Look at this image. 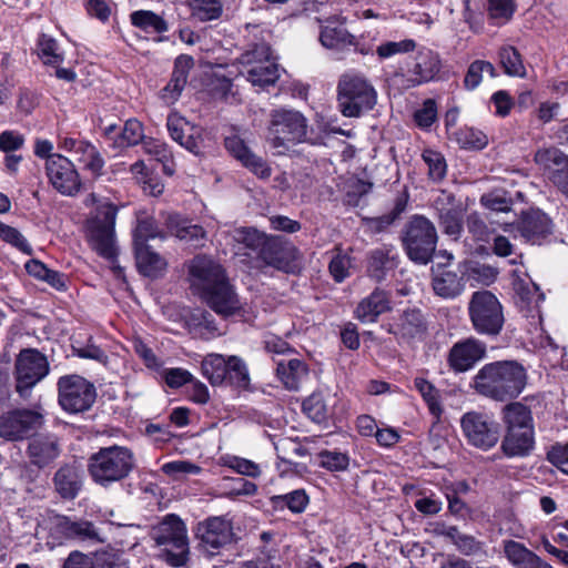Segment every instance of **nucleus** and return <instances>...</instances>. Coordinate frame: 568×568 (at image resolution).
<instances>
[{"label": "nucleus", "mask_w": 568, "mask_h": 568, "mask_svg": "<svg viewBox=\"0 0 568 568\" xmlns=\"http://www.w3.org/2000/svg\"><path fill=\"white\" fill-rule=\"evenodd\" d=\"M202 373L212 385H220L227 377V358L221 354H209L202 361Z\"/></svg>", "instance_id": "37"}, {"label": "nucleus", "mask_w": 568, "mask_h": 568, "mask_svg": "<svg viewBox=\"0 0 568 568\" xmlns=\"http://www.w3.org/2000/svg\"><path fill=\"white\" fill-rule=\"evenodd\" d=\"M193 65L194 60L190 55L182 54L175 59L174 69L170 80L175 85V88L183 91L187 82L189 72Z\"/></svg>", "instance_id": "53"}, {"label": "nucleus", "mask_w": 568, "mask_h": 568, "mask_svg": "<svg viewBox=\"0 0 568 568\" xmlns=\"http://www.w3.org/2000/svg\"><path fill=\"white\" fill-rule=\"evenodd\" d=\"M134 250L138 267L145 276H156L166 267L165 260L150 246H138Z\"/></svg>", "instance_id": "33"}, {"label": "nucleus", "mask_w": 568, "mask_h": 568, "mask_svg": "<svg viewBox=\"0 0 568 568\" xmlns=\"http://www.w3.org/2000/svg\"><path fill=\"white\" fill-rule=\"evenodd\" d=\"M166 126L171 138L183 148L194 154L201 152L199 130L192 126L186 119L176 113H172L168 116Z\"/></svg>", "instance_id": "20"}, {"label": "nucleus", "mask_w": 568, "mask_h": 568, "mask_svg": "<svg viewBox=\"0 0 568 568\" xmlns=\"http://www.w3.org/2000/svg\"><path fill=\"white\" fill-rule=\"evenodd\" d=\"M189 272L192 286L201 295L226 278L223 267L206 255L195 256L191 261Z\"/></svg>", "instance_id": "15"}, {"label": "nucleus", "mask_w": 568, "mask_h": 568, "mask_svg": "<svg viewBox=\"0 0 568 568\" xmlns=\"http://www.w3.org/2000/svg\"><path fill=\"white\" fill-rule=\"evenodd\" d=\"M376 103V92L365 78L344 74L338 82V106L344 116L355 118Z\"/></svg>", "instance_id": "6"}, {"label": "nucleus", "mask_w": 568, "mask_h": 568, "mask_svg": "<svg viewBox=\"0 0 568 568\" xmlns=\"http://www.w3.org/2000/svg\"><path fill=\"white\" fill-rule=\"evenodd\" d=\"M488 72L491 77H495V68L488 61L476 60L474 61L465 75V87L469 90L476 89L483 79V73Z\"/></svg>", "instance_id": "50"}, {"label": "nucleus", "mask_w": 568, "mask_h": 568, "mask_svg": "<svg viewBox=\"0 0 568 568\" xmlns=\"http://www.w3.org/2000/svg\"><path fill=\"white\" fill-rule=\"evenodd\" d=\"M547 459L562 473L568 475V443L556 445L547 453Z\"/></svg>", "instance_id": "64"}, {"label": "nucleus", "mask_w": 568, "mask_h": 568, "mask_svg": "<svg viewBox=\"0 0 568 568\" xmlns=\"http://www.w3.org/2000/svg\"><path fill=\"white\" fill-rule=\"evenodd\" d=\"M303 410L315 423H325L331 414L328 398L323 393H313L303 402Z\"/></svg>", "instance_id": "39"}, {"label": "nucleus", "mask_w": 568, "mask_h": 568, "mask_svg": "<svg viewBox=\"0 0 568 568\" xmlns=\"http://www.w3.org/2000/svg\"><path fill=\"white\" fill-rule=\"evenodd\" d=\"M31 463L44 467L59 456L57 442L49 437L33 438L29 444Z\"/></svg>", "instance_id": "30"}, {"label": "nucleus", "mask_w": 568, "mask_h": 568, "mask_svg": "<svg viewBox=\"0 0 568 568\" xmlns=\"http://www.w3.org/2000/svg\"><path fill=\"white\" fill-rule=\"evenodd\" d=\"M517 231L531 244H540L552 233L551 220L540 210H530L523 213Z\"/></svg>", "instance_id": "19"}, {"label": "nucleus", "mask_w": 568, "mask_h": 568, "mask_svg": "<svg viewBox=\"0 0 568 568\" xmlns=\"http://www.w3.org/2000/svg\"><path fill=\"white\" fill-rule=\"evenodd\" d=\"M389 310L390 300L388 294L383 290L376 288L358 303L355 315L362 323H374L379 315Z\"/></svg>", "instance_id": "22"}, {"label": "nucleus", "mask_w": 568, "mask_h": 568, "mask_svg": "<svg viewBox=\"0 0 568 568\" xmlns=\"http://www.w3.org/2000/svg\"><path fill=\"white\" fill-rule=\"evenodd\" d=\"M58 534L69 539L102 541L93 524L87 520H72L68 517H58L55 520Z\"/></svg>", "instance_id": "23"}, {"label": "nucleus", "mask_w": 568, "mask_h": 568, "mask_svg": "<svg viewBox=\"0 0 568 568\" xmlns=\"http://www.w3.org/2000/svg\"><path fill=\"white\" fill-rule=\"evenodd\" d=\"M189 7L192 17L202 22L219 19L222 14L220 0H189Z\"/></svg>", "instance_id": "42"}, {"label": "nucleus", "mask_w": 568, "mask_h": 568, "mask_svg": "<svg viewBox=\"0 0 568 568\" xmlns=\"http://www.w3.org/2000/svg\"><path fill=\"white\" fill-rule=\"evenodd\" d=\"M460 424L467 443L476 448L488 450L499 440V425L488 414L466 413Z\"/></svg>", "instance_id": "11"}, {"label": "nucleus", "mask_w": 568, "mask_h": 568, "mask_svg": "<svg viewBox=\"0 0 568 568\" xmlns=\"http://www.w3.org/2000/svg\"><path fill=\"white\" fill-rule=\"evenodd\" d=\"M527 384L525 367L516 361L485 364L473 377L471 387L485 397L498 402L517 398Z\"/></svg>", "instance_id": "1"}, {"label": "nucleus", "mask_w": 568, "mask_h": 568, "mask_svg": "<svg viewBox=\"0 0 568 568\" xmlns=\"http://www.w3.org/2000/svg\"><path fill=\"white\" fill-rule=\"evenodd\" d=\"M328 268L334 280L341 283L349 275L351 257L337 250L329 262Z\"/></svg>", "instance_id": "56"}, {"label": "nucleus", "mask_w": 568, "mask_h": 568, "mask_svg": "<svg viewBox=\"0 0 568 568\" xmlns=\"http://www.w3.org/2000/svg\"><path fill=\"white\" fill-rule=\"evenodd\" d=\"M232 523L225 516L209 517L197 524L196 538L200 540V548L213 556L231 544L233 540Z\"/></svg>", "instance_id": "12"}, {"label": "nucleus", "mask_w": 568, "mask_h": 568, "mask_svg": "<svg viewBox=\"0 0 568 568\" xmlns=\"http://www.w3.org/2000/svg\"><path fill=\"white\" fill-rule=\"evenodd\" d=\"M320 464L322 467L331 470V471H339L345 470L348 467L349 458L346 454L341 452H329L324 450L321 452L320 455Z\"/></svg>", "instance_id": "55"}, {"label": "nucleus", "mask_w": 568, "mask_h": 568, "mask_svg": "<svg viewBox=\"0 0 568 568\" xmlns=\"http://www.w3.org/2000/svg\"><path fill=\"white\" fill-rule=\"evenodd\" d=\"M248 379V371L245 363L237 356L227 357L226 381L237 386H245Z\"/></svg>", "instance_id": "54"}, {"label": "nucleus", "mask_w": 568, "mask_h": 568, "mask_svg": "<svg viewBox=\"0 0 568 568\" xmlns=\"http://www.w3.org/2000/svg\"><path fill=\"white\" fill-rule=\"evenodd\" d=\"M500 64L506 74L524 78L526 69L523 64L519 52L514 47H504L499 51Z\"/></svg>", "instance_id": "45"}, {"label": "nucleus", "mask_w": 568, "mask_h": 568, "mask_svg": "<svg viewBox=\"0 0 568 568\" xmlns=\"http://www.w3.org/2000/svg\"><path fill=\"white\" fill-rule=\"evenodd\" d=\"M395 258L384 250H375L369 257L368 273L376 281H382L395 267Z\"/></svg>", "instance_id": "44"}, {"label": "nucleus", "mask_w": 568, "mask_h": 568, "mask_svg": "<svg viewBox=\"0 0 568 568\" xmlns=\"http://www.w3.org/2000/svg\"><path fill=\"white\" fill-rule=\"evenodd\" d=\"M242 63L245 65L247 81L255 87L264 88L274 84L280 78L278 65L267 43L254 44L242 54Z\"/></svg>", "instance_id": "8"}, {"label": "nucleus", "mask_w": 568, "mask_h": 568, "mask_svg": "<svg viewBox=\"0 0 568 568\" xmlns=\"http://www.w3.org/2000/svg\"><path fill=\"white\" fill-rule=\"evenodd\" d=\"M416 42L412 39H405L400 41H388L379 44L376 48V54L381 59H388L396 54H403L414 51Z\"/></svg>", "instance_id": "51"}, {"label": "nucleus", "mask_w": 568, "mask_h": 568, "mask_svg": "<svg viewBox=\"0 0 568 568\" xmlns=\"http://www.w3.org/2000/svg\"><path fill=\"white\" fill-rule=\"evenodd\" d=\"M268 266L285 273H294L297 270V250L294 245L272 239L260 255Z\"/></svg>", "instance_id": "18"}, {"label": "nucleus", "mask_w": 568, "mask_h": 568, "mask_svg": "<svg viewBox=\"0 0 568 568\" xmlns=\"http://www.w3.org/2000/svg\"><path fill=\"white\" fill-rule=\"evenodd\" d=\"M151 537L162 547L163 557L173 567H183L187 561L189 541L186 527L176 515H168L152 528Z\"/></svg>", "instance_id": "5"}, {"label": "nucleus", "mask_w": 568, "mask_h": 568, "mask_svg": "<svg viewBox=\"0 0 568 568\" xmlns=\"http://www.w3.org/2000/svg\"><path fill=\"white\" fill-rule=\"evenodd\" d=\"M165 224L169 232L180 240L192 242L195 245H202V241L205 239V232L201 225L191 224L180 214L169 213L165 216Z\"/></svg>", "instance_id": "27"}, {"label": "nucleus", "mask_w": 568, "mask_h": 568, "mask_svg": "<svg viewBox=\"0 0 568 568\" xmlns=\"http://www.w3.org/2000/svg\"><path fill=\"white\" fill-rule=\"evenodd\" d=\"M233 239L237 243L245 245V247L257 252L260 256L262 250L265 248L273 237H268L265 233L254 227H239L234 230Z\"/></svg>", "instance_id": "38"}, {"label": "nucleus", "mask_w": 568, "mask_h": 568, "mask_svg": "<svg viewBox=\"0 0 568 568\" xmlns=\"http://www.w3.org/2000/svg\"><path fill=\"white\" fill-rule=\"evenodd\" d=\"M122 145H136L139 142H143L144 133L143 125L135 119H130L125 122L121 133Z\"/></svg>", "instance_id": "57"}, {"label": "nucleus", "mask_w": 568, "mask_h": 568, "mask_svg": "<svg viewBox=\"0 0 568 568\" xmlns=\"http://www.w3.org/2000/svg\"><path fill=\"white\" fill-rule=\"evenodd\" d=\"M465 274L477 284L489 285L496 280L498 272L495 267L483 264L481 261L470 260L465 264Z\"/></svg>", "instance_id": "46"}, {"label": "nucleus", "mask_w": 568, "mask_h": 568, "mask_svg": "<svg viewBox=\"0 0 568 568\" xmlns=\"http://www.w3.org/2000/svg\"><path fill=\"white\" fill-rule=\"evenodd\" d=\"M201 296L211 310L223 317L244 315V307L227 278Z\"/></svg>", "instance_id": "16"}, {"label": "nucleus", "mask_w": 568, "mask_h": 568, "mask_svg": "<svg viewBox=\"0 0 568 568\" xmlns=\"http://www.w3.org/2000/svg\"><path fill=\"white\" fill-rule=\"evenodd\" d=\"M535 446V429L506 430L501 442V450L508 457L528 456Z\"/></svg>", "instance_id": "24"}, {"label": "nucleus", "mask_w": 568, "mask_h": 568, "mask_svg": "<svg viewBox=\"0 0 568 568\" xmlns=\"http://www.w3.org/2000/svg\"><path fill=\"white\" fill-rule=\"evenodd\" d=\"M38 54L47 65L59 67L64 61V53L59 43L45 34H42L39 39Z\"/></svg>", "instance_id": "40"}, {"label": "nucleus", "mask_w": 568, "mask_h": 568, "mask_svg": "<svg viewBox=\"0 0 568 568\" xmlns=\"http://www.w3.org/2000/svg\"><path fill=\"white\" fill-rule=\"evenodd\" d=\"M50 371L45 355L34 348H24L17 356L14 377L17 392L26 397Z\"/></svg>", "instance_id": "9"}, {"label": "nucleus", "mask_w": 568, "mask_h": 568, "mask_svg": "<svg viewBox=\"0 0 568 568\" xmlns=\"http://www.w3.org/2000/svg\"><path fill=\"white\" fill-rule=\"evenodd\" d=\"M404 244L412 261L426 264V219L417 216L410 221Z\"/></svg>", "instance_id": "21"}, {"label": "nucleus", "mask_w": 568, "mask_h": 568, "mask_svg": "<svg viewBox=\"0 0 568 568\" xmlns=\"http://www.w3.org/2000/svg\"><path fill=\"white\" fill-rule=\"evenodd\" d=\"M277 457L283 462L293 463V457H302L306 454V448L298 442L291 438H281L275 443Z\"/></svg>", "instance_id": "52"}, {"label": "nucleus", "mask_w": 568, "mask_h": 568, "mask_svg": "<svg viewBox=\"0 0 568 568\" xmlns=\"http://www.w3.org/2000/svg\"><path fill=\"white\" fill-rule=\"evenodd\" d=\"M24 135L14 130H7L0 133V151L12 153L22 149L24 145Z\"/></svg>", "instance_id": "58"}, {"label": "nucleus", "mask_w": 568, "mask_h": 568, "mask_svg": "<svg viewBox=\"0 0 568 568\" xmlns=\"http://www.w3.org/2000/svg\"><path fill=\"white\" fill-rule=\"evenodd\" d=\"M535 162L550 180L559 169L568 165V156L556 148H549L537 151Z\"/></svg>", "instance_id": "36"}, {"label": "nucleus", "mask_w": 568, "mask_h": 568, "mask_svg": "<svg viewBox=\"0 0 568 568\" xmlns=\"http://www.w3.org/2000/svg\"><path fill=\"white\" fill-rule=\"evenodd\" d=\"M469 316L479 334L496 336L504 325L503 306L489 291L475 292L469 302Z\"/></svg>", "instance_id": "7"}, {"label": "nucleus", "mask_w": 568, "mask_h": 568, "mask_svg": "<svg viewBox=\"0 0 568 568\" xmlns=\"http://www.w3.org/2000/svg\"><path fill=\"white\" fill-rule=\"evenodd\" d=\"M430 526H434L432 529L434 532L438 535H446L458 547V549L466 555L474 554L479 549V544L474 537L462 535L455 527L444 529L439 524H430Z\"/></svg>", "instance_id": "43"}, {"label": "nucleus", "mask_w": 568, "mask_h": 568, "mask_svg": "<svg viewBox=\"0 0 568 568\" xmlns=\"http://www.w3.org/2000/svg\"><path fill=\"white\" fill-rule=\"evenodd\" d=\"M447 172V163L439 152L428 151V176L434 181L444 179Z\"/></svg>", "instance_id": "62"}, {"label": "nucleus", "mask_w": 568, "mask_h": 568, "mask_svg": "<svg viewBox=\"0 0 568 568\" xmlns=\"http://www.w3.org/2000/svg\"><path fill=\"white\" fill-rule=\"evenodd\" d=\"M276 374L285 388L297 390L307 378L308 368L304 362L298 358L276 362Z\"/></svg>", "instance_id": "26"}, {"label": "nucleus", "mask_w": 568, "mask_h": 568, "mask_svg": "<svg viewBox=\"0 0 568 568\" xmlns=\"http://www.w3.org/2000/svg\"><path fill=\"white\" fill-rule=\"evenodd\" d=\"M106 552H97L88 556L80 551H72L63 564V568H102L103 565H111Z\"/></svg>", "instance_id": "41"}, {"label": "nucleus", "mask_w": 568, "mask_h": 568, "mask_svg": "<svg viewBox=\"0 0 568 568\" xmlns=\"http://www.w3.org/2000/svg\"><path fill=\"white\" fill-rule=\"evenodd\" d=\"M440 227L444 232L453 237H457L462 231V223L457 212L453 209H447L446 212L439 213Z\"/></svg>", "instance_id": "60"}, {"label": "nucleus", "mask_w": 568, "mask_h": 568, "mask_svg": "<svg viewBox=\"0 0 568 568\" xmlns=\"http://www.w3.org/2000/svg\"><path fill=\"white\" fill-rule=\"evenodd\" d=\"M190 332L194 337L202 339H212L222 334L217 327L214 316L204 310H197L192 313L189 320Z\"/></svg>", "instance_id": "31"}, {"label": "nucleus", "mask_w": 568, "mask_h": 568, "mask_svg": "<svg viewBox=\"0 0 568 568\" xmlns=\"http://www.w3.org/2000/svg\"><path fill=\"white\" fill-rule=\"evenodd\" d=\"M480 203L489 210L507 212L511 207V201L500 192H490L480 197Z\"/></svg>", "instance_id": "61"}, {"label": "nucleus", "mask_w": 568, "mask_h": 568, "mask_svg": "<svg viewBox=\"0 0 568 568\" xmlns=\"http://www.w3.org/2000/svg\"><path fill=\"white\" fill-rule=\"evenodd\" d=\"M307 119L296 110L276 109L270 113L265 141L273 154L283 155L307 140Z\"/></svg>", "instance_id": "3"}, {"label": "nucleus", "mask_w": 568, "mask_h": 568, "mask_svg": "<svg viewBox=\"0 0 568 568\" xmlns=\"http://www.w3.org/2000/svg\"><path fill=\"white\" fill-rule=\"evenodd\" d=\"M41 424V415L31 409H14L0 416V437L6 440H22Z\"/></svg>", "instance_id": "14"}, {"label": "nucleus", "mask_w": 568, "mask_h": 568, "mask_svg": "<svg viewBox=\"0 0 568 568\" xmlns=\"http://www.w3.org/2000/svg\"><path fill=\"white\" fill-rule=\"evenodd\" d=\"M424 315L420 310H407L397 324L395 334L405 339L423 338L424 335Z\"/></svg>", "instance_id": "32"}, {"label": "nucleus", "mask_w": 568, "mask_h": 568, "mask_svg": "<svg viewBox=\"0 0 568 568\" xmlns=\"http://www.w3.org/2000/svg\"><path fill=\"white\" fill-rule=\"evenodd\" d=\"M321 43L327 49L343 50L355 44V38L343 26H325L320 36Z\"/></svg>", "instance_id": "35"}, {"label": "nucleus", "mask_w": 568, "mask_h": 568, "mask_svg": "<svg viewBox=\"0 0 568 568\" xmlns=\"http://www.w3.org/2000/svg\"><path fill=\"white\" fill-rule=\"evenodd\" d=\"M156 237L164 239V234L153 219L148 217L138 222L134 230V247L149 246L148 241Z\"/></svg>", "instance_id": "47"}, {"label": "nucleus", "mask_w": 568, "mask_h": 568, "mask_svg": "<svg viewBox=\"0 0 568 568\" xmlns=\"http://www.w3.org/2000/svg\"><path fill=\"white\" fill-rule=\"evenodd\" d=\"M55 491L64 499H73L82 487V478L77 466H61L53 477Z\"/></svg>", "instance_id": "25"}, {"label": "nucleus", "mask_w": 568, "mask_h": 568, "mask_svg": "<svg viewBox=\"0 0 568 568\" xmlns=\"http://www.w3.org/2000/svg\"><path fill=\"white\" fill-rule=\"evenodd\" d=\"M486 344L469 337L456 343L449 351V366L457 373L471 369L486 356Z\"/></svg>", "instance_id": "17"}, {"label": "nucleus", "mask_w": 568, "mask_h": 568, "mask_svg": "<svg viewBox=\"0 0 568 568\" xmlns=\"http://www.w3.org/2000/svg\"><path fill=\"white\" fill-rule=\"evenodd\" d=\"M131 23L146 33H164L169 30L168 22L151 10H136L130 14Z\"/></svg>", "instance_id": "34"}, {"label": "nucleus", "mask_w": 568, "mask_h": 568, "mask_svg": "<svg viewBox=\"0 0 568 568\" xmlns=\"http://www.w3.org/2000/svg\"><path fill=\"white\" fill-rule=\"evenodd\" d=\"M488 17L495 24L508 22L515 12L514 0H488Z\"/></svg>", "instance_id": "49"}, {"label": "nucleus", "mask_w": 568, "mask_h": 568, "mask_svg": "<svg viewBox=\"0 0 568 568\" xmlns=\"http://www.w3.org/2000/svg\"><path fill=\"white\" fill-rule=\"evenodd\" d=\"M226 465L241 475H245L248 477H258L261 475V469L257 464L252 460L241 458V457H230L226 462Z\"/></svg>", "instance_id": "59"}, {"label": "nucleus", "mask_w": 568, "mask_h": 568, "mask_svg": "<svg viewBox=\"0 0 568 568\" xmlns=\"http://www.w3.org/2000/svg\"><path fill=\"white\" fill-rule=\"evenodd\" d=\"M59 404L69 413H81L89 409L95 400L93 384L79 375H67L59 378Z\"/></svg>", "instance_id": "10"}, {"label": "nucleus", "mask_w": 568, "mask_h": 568, "mask_svg": "<svg viewBox=\"0 0 568 568\" xmlns=\"http://www.w3.org/2000/svg\"><path fill=\"white\" fill-rule=\"evenodd\" d=\"M45 172L49 182L55 191L64 196L77 195L82 186L80 175L74 164L61 154H53L45 161Z\"/></svg>", "instance_id": "13"}, {"label": "nucleus", "mask_w": 568, "mask_h": 568, "mask_svg": "<svg viewBox=\"0 0 568 568\" xmlns=\"http://www.w3.org/2000/svg\"><path fill=\"white\" fill-rule=\"evenodd\" d=\"M225 148L242 164L253 153L244 143V141L237 135L227 136L225 139Z\"/></svg>", "instance_id": "63"}, {"label": "nucleus", "mask_w": 568, "mask_h": 568, "mask_svg": "<svg viewBox=\"0 0 568 568\" xmlns=\"http://www.w3.org/2000/svg\"><path fill=\"white\" fill-rule=\"evenodd\" d=\"M85 206H95L87 222V236L91 247L102 257L113 261L118 250L115 244L116 206L105 197L90 193Z\"/></svg>", "instance_id": "2"}, {"label": "nucleus", "mask_w": 568, "mask_h": 568, "mask_svg": "<svg viewBox=\"0 0 568 568\" xmlns=\"http://www.w3.org/2000/svg\"><path fill=\"white\" fill-rule=\"evenodd\" d=\"M433 290L436 295L443 298H454L463 291L458 275L446 266L433 267Z\"/></svg>", "instance_id": "28"}, {"label": "nucleus", "mask_w": 568, "mask_h": 568, "mask_svg": "<svg viewBox=\"0 0 568 568\" xmlns=\"http://www.w3.org/2000/svg\"><path fill=\"white\" fill-rule=\"evenodd\" d=\"M504 552L516 568H524L535 555V552L526 548L523 544L515 540H506L504 542Z\"/></svg>", "instance_id": "48"}, {"label": "nucleus", "mask_w": 568, "mask_h": 568, "mask_svg": "<svg viewBox=\"0 0 568 568\" xmlns=\"http://www.w3.org/2000/svg\"><path fill=\"white\" fill-rule=\"evenodd\" d=\"M503 420L506 430H529L534 429V418L529 407L514 402L503 408Z\"/></svg>", "instance_id": "29"}, {"label": "nucleus", "mask_w": 568, "mask_h": 568, "mask_svg": "<svg viewBox=\"0 0 568 568\" xmlns=\"http://www.w3.org/2000/svg\"><path fill=\"white\" fill-rule=\"evenodd\" d=\"M134 463V455L128 447L113 445L100 448L91 455L88 471L95 484L109 487L126 478L133 470Z\"/></svg>", "instance_id": "4"}]
</instances>
